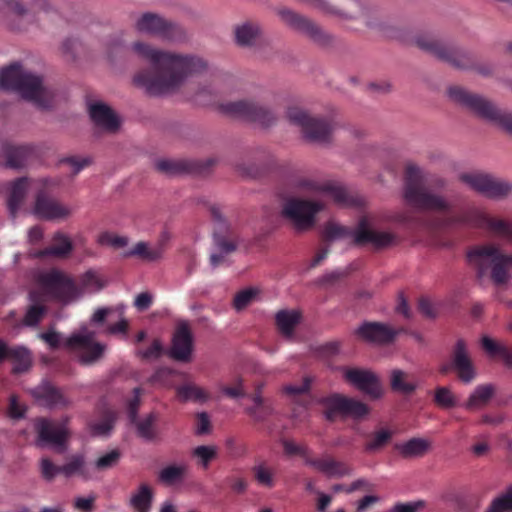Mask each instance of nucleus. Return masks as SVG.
I'll list each match as a JSON object with an SVG mask.
<instances>
[{"instance_id":"f257e3e1","label":"nucleus","mask_w":512,"mask_h":512,"mask_svg":"<svg viewBox=\"0 0 512 512\" xmlns=\"http://www.w3.org/2000/svg\"><path fill=\"white\" fill-rule=\"evenodd\" d=\"M105 46L111 59L128 49L122 31L110 35ZM129 50L154 68V72L141 70L133 77L136 87L154 97L176 93L190 77L208 69L207 61L199 55L159 49L142 41L134 42Z\"/></svg>"},{"instance_id":"f03ea898","label":"nucleus","mask_w":512,"mask_h":512,"mask_svg":"<svg viewBox=\"0 0 512 512\" xmlns=\"http://www.w3.org/2000/svg\"><path fill=\"white\" fill-rule=\"evenodd\" d=\"M0 88L12 90L40 108H48L54 98V92L44 85L41 76L13 63L0 71Z\"/></svg>"},{"instance_id":"7ed1b4c3","label":"nucleus","mask_w":512,"mask_h":512,"mask_svg":"<svg viewBox=\"0 0 512 512\" xmlns=\"http://www.w3.org/2000/svg\"><path fill=\"white\" fill-rule=\"evenodd\" d=\"M95 337L96 333L86 326H82L66 338L54 329L39 334V338L45 341L50 348L65 347L79 363L85 366L95 364L104 355L106 346L96 341Z\"/></svg>"},{"instance_id":"20e7f679","label":"nucleus","mask_w":512,"mask_h":512,"mask_svg":"<svg viewBox=\"0 0 512 512\" xmlns=\"http://www.w3.org/2000/svg\"><path fill=\"white\" fill-rule=\"evenodd\" d=\"M324 236L328 241L348 240L356 246L371 245L375 249L387 248L397 242V237L390 231L377 230L368 217H362L354 228L335 222H329L324 228Z\"/></svg>"},{"instance_id":"39448f33","label":"nucleus","mask_w":512,"mask_h":512,"mask_svg":"<svg viewBox=\"0 0 512 512\" xmlns=\"http://www.w3.org/2000/svg\"><path fill=\"white\" fill-rule=\"evenodd\" d=\"M468 260L476 269L479 279L488 276L497 286L504 285L511 279L512 255L504 253L496 244L488 243L471 249Z\"/></svg>"},{"instance_id":"423d86ee","label":"nucleus","mask_w":512,"mask_h":512,"mask_svg":"<svg viewBox=\"0 0 512 512\" xmlns=\"http://www.w3.org/2000/svg\"><path fill=\"white\" fill-rule=\"evenodd\" d=\"M318 12L338 20H361L368 27L379 25L380 10L369 0H343L339 6L328 0H301Z\"/></svg>"},{"instance_id":"0eeeda50","label":"nucleus","mask_w":512,"mask_h":512,"mask_svg":"<svg viewBox=\"0 0 512 512\" xmlns=\"http://www.w3.org/2000/svg\"><path fill=\"white\" fill-rule=\"evenodd\" d=\"M448 96L454 102L464 106L480 118L498 126L512 136V112L497 107L482 95L471 93L459 86L448 89Z\"/></svg>"},{"instance_id":"6e6552de","label":"nucleus","mask_w":512,"mask_h":512,"mask_svg":"<svg viewBox=\"0 0 512 512\" xmlns=\"http://www.w3.org/2000/svg\"><path fill=\"white\" fill-rule=\"evenodd\" d=\"M403 197L406 203L419 210L447 213L452 204L444 197L425 188L420 168L408 164L405 171Z\"/></svg>"},{"instance_id":"1a4fd4ad","label":"nucleus","mask_w":512,"mask_h":512,"mask_svg":"<svg viewBox=\"0 0 512 512\" xmlns=\"http://www.w3.org/2000/svg\"><path fill=\"white\" fill-rule=\"evenodd\" d=\"M414 42L421 50L457 69L464 70L473 67V57L469 52L452 42L438 39L431 33L418 34Z\"/></svg>"},{"instance_id":"9d476101","label":"nucleus","mask_w":512,"mask_h":512,"mask_svg":"<svg viewBox=\"0 0 512 512\" xmlns=\"http://www.w3.org/2000/svg\"><path fill=\"white\" fill-rule=\"evenodd\" d=\"M38 283L46 298L56 300L64 305L73 304L81 299V293L74 278L58 269L42 273Z\"/></svg>"},{"instance_id":"9b49d317","label":"nucleus","mask_w":512,"mask_h":512,"mask_svg":"<svg viewBox=\"0 0 512 512\" xmlns=\"http://www.w3.org/2000/svg\"><path fill=\"white\" fill-rule=\"evenodd\" d=\"M287 118L291 124L300 128L303 138L311 143H328L333 131L332 124L324 118L312 117L298 107L287 110Z\"/></svg>"},{"instance_id":"f8f14e48","label":"nucleus","mask_w":512,"mask_h":512,"mask_svg":"<svg viewBox=\"0 0 512 512\" xmlns=\"http://www.w3.org/2000/svg\"><path fill=\"white\" fill-rule=\"evenodd\" d=\"M323 208L320 201L291 197L284 202L281 213L297 231H306L314 226L315 217Z\"/></svg>"},{"instance_id":"ddd939ff","label":"nucleus","mask_w":512,"mask_h":512,"mask_svg":"<svg viewBox=\"0 0 512 512\" xmlns=\"http://www.w3.org/2000/svg\"><path fill=\"white\" fill-rule=\"evenodd\" d=\"M220 110L228 116L242 118L264 127L272 125L276 120L272 110L252 99L222 103Z\"/></svg>"},{"instance_id":"4468645a","label":"nucleus","mask_w":512,"mask_h":512,"mask_svg":"<svg viewBox=\"0 0 512 512\" xmlns=\"http://www.w3.org/2000/svg\"><path fill=\"white\" fill-rule=\"evenodd\" d=\"M135 29L139 33L171 42L179 41L185 36L182 27L153 13L141 15L135 22Z\"/></svg>"},{"instance_id":"2eb2a0df","label":"nucleus","mask_w":512,"mask_h":512,"mask_svg":"<svg viewBox=\"0 0 512 512\" xmlns=\"http://www.w3.org/2000/svg\"><path fill=\"white\" fill-rule=\"evenodd\" d=\"M460 180L472 190L491 199H503L512 193V184L489 174L473 172L463 173Z\"/></svg>"},{"instance_id":"dca6fc26","label":"nucleus","mask_w":512,"mask_h":512,"mask_svg":"<svg viewBox=\"0 0 512 512\" xmlns=\"http://www.w3.org/2000/svg\"><path fill=\"white\" fill-rule=\"evenodd\" d=\"M35 429L38 434L36 440L38 447H50L58 453L66 451V443L70 435L66 422L41 418L36 421Z\"/></svg>"},{"instance_id":"f3484780","label":"nucleus","mask_w":512,"mask_h":512,"mask_svg":"<svg viewBox=\"0 0 512 512\" xmlns=\"http://www.w3.org/2000/svg\"><path fill=\"white\" fill-rule=\"evenodd\" d=\"M404 332L402 328H394L385 322H363L356 330V336L369 344L376 346H388L397 336Z\"/></svg>"},{"instance_id":"a211bd4d","label":"nucleus","mask_w":512,"mask_h":512,"mask_svg":"<svg viewBox=\"0 0 512 512\" xmlns=\"http://www.w3.org/2000/svg\"><path fill=\"white\" fill-rule=\"evenodd\" d=\"M326 407L324 412L328 420H332L337 413L354 419H361L369 413V408L363 402L346 396L334 394L322 400Z\"/></svg>"},{"instance_id":"6ab92c4d","label":"nucleus","mask_w":512,"mask_h":512,"mask_svg":"<svg viewBox=\"0 0 512 512\" xmlns=\"http://www.w3.org/2000/svg\"><path fill=\"white\" fill-rule=\"evenodd\" d=\"M277 14L286 25L309 36L314 41L321 44H326L330 41L331 37L309 18L288 8L278 9Z\"/></svg>"},{"instance_id":"aec40b11","label":"nucleus","mask_w":512,"mask_h":512,"mask_svg":"<svg viewBox=\"0 0 512 512\" xmlns=\"http://www.w3.org/2000/svg\"><path fill=\"white\" fill-rule=\"evenodd\" d=\"M489 217L490 216L483 210L476 207H471L457 214L444 215L436 222L435 226L438 228L472 226L486 229Z\"/></svg>"},{"instance_id":"412c9836","label":"nucleus","mask_w":512,"mask_h":512,"mask_svg":"<svg viewBox=\"0 0 512 512\" xmlns=\"http://www.w3.org/2000/svg\"><path fill=\"white\" fill-rule=\"evenodd\" d=\"M451 367L460 381L465 384L471 383L476 378L477 372L464 339H458L451 350Z\"/></svg>"},{"instance_id":"4be33fe9","label":"nucleus","mask_w":512,"mask_h":512,"mask_svg":"<svg viewBox=\"0 0 512 512\" xmlns=\"http://www.w3.org/2000/svg\"><path fill=\"white\" fill-rule=\"evenodd\" d=\"M134 397L130 400L128 404V417L132 424L135 425L137 434L147 440L151 441L156 436L155 423L158 419V416L151 412L142 419L137 418V411L140 404V394L141 389L135 388L133 390Z\"/></svg>"},{"instance_id":"5701e85b","label":"nucleus","mask_w":512,"mask_h":512,"mask_svg":"<svg viewBox=\"0 0 512 512\" xmlns=\"http://www.w3.org/2000/svg\"><path fill=\"white\" fill-rule=\"evenodd\" d=\"M72 210L44 191L36 195L32 213L43 220H59L68 217Z\"/></svg>"},{"instance_id":"b1692460","label":"nucleus","mask_w":512,"mask_h":512,"mask_svg":"<svg viewBox=\"0 0 512 512\" xmlns=\"http://www.w3.org/2000/svg\"><path fill=\"white\" fill-rule=\"evenodd\" d=\"M193 351V335L187 321H180L172 337L169 356L180 362H188Z\"/></svg>"},{"instance_id":"393cba45","label":"nucleus","mask_w":512,"mask_h":512,"mask_svg":"<svg viewBox=\"0 0 512 512\" xmlns=\"http://www.w3.org/2000/svg\"><path fill=\"white\" fill-rule=\"evenodd\" d=\"M345 379L360 391L373 399L382 396L383 390L379 378L371 371L349 368L344 372Z\"/></svg>"},{"instance_id":"a878e982","label":"nucleus","mask_w":512,"mask_h":512,"mask_svg":"<svg viewBox=\"0 0 512 512\" xmlns=\"http://www.w3.org/2000/svg\"><path fill=\"white\" fill-rule=\"evenodd\" d=\"M36 402L48 408L64 407L69 401L64 397L59 389L49 382H42L31 391Z\"/></svg>"},{"instance_id":"bb28decb","label":"nucleus","mask_w":512,"mask_h":512,"mask_svg":"<svg viewBox=\"0 0 512 512\" xmlns=\"http://www.w3.org/2000/svg\"><path fill=\"white\" fill-rule=\"evenodd\" d=\"M89 115L92 121L100 128L107 131H116L120 125V120L114 111L102 102H93L89 104Z\"/></svg>"},{"instance_id":"cd10ccee","label":"nucleus","mask_w":512,"mask_h":512,"mask_svg":"<svg viewBox=\"0 0 512 512\" xmlns=\"http://www.w3.org/2000/svg\"><path fill=\"white\" fill-rule=\"evenodd\" d=\"M306 464L316 468L328 477H344L353 474V468L342 461H337L329 456L321 459H306Z\"/></svg>"},{"instance_id":"c85d7f7f","label":"nucleus","mask_w":512,"mask_h":512,"mask_svg":"<svg viewBox=\"0 0 512 512\" xmlns=\"http://www.w3.org/2000/svg\"><path fill=\"white\" fill-rule=\"evenodd\" d=\"M77 286L81 293V299L86 294L100 292L107 284L106 280L95 269H89L78 277Z\"/></svg>"},{"instance_id":"c756f323","label":"nucleus","mask_w":512,"mask_h":512,"mask_svg":"<svg viewBox=\"0 0 512 512\" xmlns=\"http://www.w3.org/2000/svg\"><path fill=\"white\" fill-rule=\"evenodd\" d=\"M73 250V244L70 237L62 232H56L52 237V245L39 251L37 257L53 256L57 258L67 257Z\"/></svg>"},{"instance_id":"7c9ffc66","label":"nucleus","mask_w":512,"mask_h":512,"mask_svg":"<svg viewBox=\"0 0 512 512\" xmlns=\"http://www.w3.org/2000/svg\"><path fill=\"white\" fill-rule=\"evenodd\" d=\"M390 386L394 392L408 395L417 389L418 382L411 373L393 369L390 372Z\"/></svg>"},{"instance_id":"2f4dec72","label":"nucleus","mask_w":512,"mask_h":512,"mask_svg":"<svg viewBox=\"0 0 512 512\" xmlns=\"http://www.w3.org/2000/svg\"><path fill=\"white\" fill-rule=\"evenodd\" d=\"M430 447V441L420 437L411 438L395 445V449L403 458H420L429 451Z\"/></svg>"},{"instance_id":"473e14b6","label":"nucleus","mask_w":512,"mask_h":512,"mask_svg":"<svg viewBox=\"0 0 512 512\" xmlns=\"http://www.w3.org/2000/svg\"><path fill=\"white\" fill-rule=\"evenodd\" d=\"M319 190L340 206H354L359 204V201L352 196L344 186L338 183H325L319 187Z\"/></svg>"},{"instance_id":"72a5a7b5","label":"nucleus","mask_w":512,"mask_h":512,"mask_svg":"<svg viewBox=\"0 0 512 512\" xmlns=\"http://www.w3.org/2000/svg\"><path fill=\"white\" fill-rule=\"evenodd\" d=\"M255 482L263 488L271 489L276 485V470L267 461H259L252 467Z\"/></svg>"},{"instance_id":"f704fd0d","label":"nucleus","mask_w":512,"mask_h":512,"mask_svg":"<svg viewBox=\"0 0 512 512\" xmlns=\"http://www.w3.org/2000/svg\"><path fill=\"white\" fill-rule=\"evenodd\" d=\"M275 320L281 334L291 338L300 321V313L297 310H280L276 313Z\"/></svg>"},{"instance_id":"c9c22d12","label":"nucleus","mask_w":512,"mask_h":512,"mask_svg":"<svg viewBox=\"0 0 512 512\" xmlns=\"http://www.w3.org/2000/svg\"><path fill=\"white\" fill-rule=\"evenodd\" d=\"M494 392L495 389L492 384L478 385L470 394L464 407L470 410L481 408L489 402Z\"/></svg>"},{"instance_id":"e433bc0d","label":"nucleus","mask_w":512,"mask_h":512,"mask_svg":"<svg viewBox=\"0 0 512 512\" xmlns=\"http://www.w3.org/2000/svg\"><path fill=\"white\" fill-rule=\"evenodd\" d=\"M61 474L67 478L78 475L84 480L91 479L90 472L85 465L84 455L82 454L71 456L69 461L61 466Z\"/></svg>"},{"instance_id":"4c0bfd02","label":"nucleus","mask_w":512,"mask_h":512,"mask_svg":"<svg viewBox=\"0 0 512 512\" xmlns=\"http://www.w3.org/2000/svg\"><path fill=\"white\" fill-rule=\"evenodd\" d=\"M28 188L26 178H19L11 184L10 194L8 197V209L11 216H15L22 200L24 199Z\"/></svg>"},{"instance_id":"58836bf2","label":"nucleus","mask_w":512,"mask_h":512,"mask_svg":"<svg viewBox=\"0 0 512 512\" xmlns=\"http://www.w3.org/2000/svg\"><path fill=\"white\" fill-rule=\"evenodd\" d=\"M393 431L386 427H381L368 436L364 449L366 452L375 453L382 450L392 439Z\"/></svg>"},{"instance_id":"ea45409f","label":"nucleus","mask_w":512,"mask_h":512,"mask_svg":"<svg viewBox=\"0 0 512 512\" xmlns=\"http://www.w3.org/2000/svg\"><path fill=\"white\" fill-rule=\"evenodd\" d=\"M188 466L185 463L168 465L159 472V480L166 485H173L181 482L187 472Z\"/></svg>"},{"instance_id":"a19ab883","label":"nucleus","mask_w":512,"mask_h":512,"mask_svg":"<svg viewBox=\"0 0 512 512\" xmlns=\"http://www.w3.org/2000/svg\"><path fill=\"white\" fill-rule=\"evenodd\" d=\"M176 391L178 397L184 402H205L209 398L208 394L201 387L191 383L177 387Z\"/></svg>"},{"instance_id":"79ce46f5","label":"nucleus","mask_w":512,"mask_h":512,"mask_svg":"<svg viewBox=\"0 0 512 512\" xmlns=\"http://www.w3.org/2000/svg\"><path fill=\"white\" fill-rule=\"evenodd\" d=\"M127 256H138L146 261H157L162 258L161 247L149 246L146 242H138L126 254Z\"/></svg>"},{"instance_id":"37998d69","label":"nucleus","mask_w":512,"mask_h":512,"mask_svg":"<svg viewBox=\"0 0 512 512\" xmlns=\"http://www.w3.org/2000/svg\"><path fill=\"white\" fill-rule=\"evenodd\" d=\"M152 491L148 485L143 484L130 499L131 506L137 512H148L151 506Z\"/></svg>"},{"instance_id":"c03bdc74","label":"nucleus","mask_w":512,"mask_h":512,"mask_svg":"<svg viewBox=\"0 0 512 512\" xmlns=\"http://www.w3.org/2000/svg\"><path fill=\"white\" fill-rule=\"evenodd\" d=\"M218 454V449L213 445H200L195 447L191 455L196 459L197 464L203 469H207Z\"/></svg>"},{"instance_id":"a18cd8bd","label":"nucleus","mask_w":512,"mask_h":512,"mask_svg":"<svg viewBox=\"0 0 512 512\" xmlns=\"http://www.w3.org/2000/svg\"><path fill=\"white\" fill-rule=\"evenodd\" d=\"M30 150L24 146L11 147L6 151V166L13 169L22 168L30 154Z\"/></svg>"},{"instance_id":"49530a36","label":"nucleus","mask_w":512,"mask_h":512,"mask_svg":"<svg viewBox=\"0 0 512 512\" xmlns=\"http://www.w3.org/2000/svg\"><path fill=\"white\" fill-rule=\"evenodd\" d=\"M217 252L211 254L210 262L213 267L218 266L224 261L227 254L233 252L236 249V245L220 236L214 237Z\"/></svg>"},{"instance_id":"de8ad7c7","label":"nucleus","mask_w":512,"mask_h":512,"mask_svg":"<svg viewBox=\"0 0 512 512\" xmlns=\"http://www.w3.org/2000/svg\"><path fill=\"white\" fill-rule=\"evenodd\" d=\"M485 512H512V486L495 497Z\"/></svg>"},{"instance_id":"09e8293b","label":"nucleus","mask_w":512,"mask_h":512,"mask_svg":"<svg viewBox=\"0 0 512 512\" xmlns=\"http://www.w3.org/2000/svg\"><path fill=\"white\" fill-rule=\"evenodd\" d=\"M8 359L15 362L13 370L17 373L28 369L31 363L30 352L22 346L11 348Z\"/></svg>"},{"instance_id":"8fccbe9b","label":"nucleus","mask_w":512,"mask_h":512,"mask_svg":"<svg viewBox=\"0 0 512 512\" xmlns=\"http://www.w3.org/2000/svg\"><path fill=\"white\" fill-rule=\"evenodd\" d=\"M486 229L512 243V223L504 219L489 217Z\"/></svg>"},{"instance_id":"3c124183","label":"nucleus","mask_w":512,"mask_h":512,"mask_svg":"<svg viewBox=\"0 0 512 512\" xmlns=\"http://www.w3.org/2000/svg\"><path fill=\"white\" fill-rule=\"evenodd\" d=\"M434 402L442 409H451L458 404L456 396L445 386H439L435 389Z\"/></svg>"},{"instance_id":"603ef678","label":"nucleus","mask_w":512,"mask_h":512,"mask_svg":"<svg viewBox=\"0 0 512 512\" xmlns=\"http://www.w3.org/2000/svg\"><path fill=\"white\" fill-rule=\"evenodd\" d=\"M258 34V25L250 23L237 27L235 31L237 43L243 46L251 45Z\"/></svg>"},{"instance_id":"864d4df0","label":"nucleus","mask_w":512,"mask_h":512,"mask_svg":"<svg viewBox=\"0 0 512 512\" xmlns=\"http://www.w3.org/2000/svg\"><path fill=\"white\" fill-rule=\"evenodd\" d=\"M154 166L156 170L167 175H176L187 170L186 163L171 159L156 160Z\"/></svg>"},{"instance_id":"5fc2aeb1","label":"nucleus","mask_w":512,"mask_h":512,"mask_svg":"<svg viewBox=\"0 0 512 512\" xmlns=\"http://www.w3.org/2000/svg\"><path fill=\"white\" fill-rule=\"evenodd\" d=\"M115 422V414L112 411H107L98 422L91 423V431L96 436H107L113 429Z\"/></svg>"},{"instance_id":"6e6d98bb","label":"nucleus","mask_w":512,"mask_h":512,"mask_svg":"<svg viewBox=\"0 0 512 512\" xmlns=\"http://www.w3.org/2000/svg\"><path fill=\"white\" fill-rule=\"evenodd\" d=\"M246 413L256 422H263L274 413L272 403L251 405L245 409Z\"/></svg>"},{"instance_id":"4d7b16f0","label":"nucleus","mask_w":512,"mask_h":512,"mask_svg":"<svg viewBox=\"0 0 512 512\" xmlns=\"http://www.w3.org/2000/svg\"><path fill=\"white\" fill-rule=\"evenodd\" d=\"M218 90L213 84L200 86L194 95V101L200 105L210 104L217 96Z\"/></svg>"},{"instance_id":"13d9d810","label":"nucleus","mask_w":512,"mask_h":512,"mask_svg":"<svg viewBox=\"0 0 512 512\" xmlns=\"http://www.w3.org/2000/svg\"><path fill=\"white\" fill-rule=\"evenodd\" d=\"M120 452L118 450H112L102 456H100L94 463L95 469L98 471H106L117 465L120 460Z\"/></svg>"},{"instance_id":"bf43d9fd","label":"nucleus","mask_w":512,"mask_h":512,"mask_svg":"<svg viewBox=\"0 0 512 512\" xmlns=\"http://www.w3.org/2000/svg\"><path fill=\"white\" fill-rule=\"evenodd\" d=\"M100 245L111 246L114 248L125 247L129 240L125 236H120L110 232H103L98 236L97 239Z\"/></svg>"},{"instance_id":"052dcab7","label":"nucleus","mask_w":512,"mask_h":512,"mask_svg":"<svg viewBox=\"0 0 512 512\" xmlns=\"http://www.w3.org/2000/svg\"><path fill=\"white\" fill-rule=\"evenodd\" d=\"M481 347L483 350L487 353L490 357H498L501 355L502 352L506 349V345L501 342H497L491 337L484 335L481 338Z\"/></svg>"},{"instance_id":"680f3d73","label":"nucleus","mask_w":512,"mask_h":512,"mask_svg":"<svg viewBox=\"0 0 512 512\" xmlns=\"http://www.w3.org/2000/svg\"><path fill=\"white\" fill-rule=\"evenodd\" d=\"M312 379L305 377L301 384H289L283 387V392L288 396L296 399L298 396L304 395L309 392Z\"/></svg>"},{"instance_id":"e2e57ef3","label":"nucleus","mask_w":512,"mask_h":512,"mask_svg":"<svg viewBox=\"0 0 512 512\" xmlns=\"http://www.w3.org/2000/svg\"><path fill=\"white\" fill-rule=\"evenodd\" d=\"M256 293H257V291L252 288L240 291L234 297V301H233L234 308L237 311H240V310L246 308L251 303V301L255 297Z\"/></svg>"},{"instance_id":"0e129e2a","label":"nucleus","mask_w":512,"mask_h":512,"mask_svg":"<svg viewBox=\"0 0 512 512\" xmlns=\"http://www.w3.org/2000/svg\"><path fill=\"white\" fill-rule=\"evenodd\" d=\"M45 313V307L39 304H33L27 311L25 318H24V324L26 326H35L37 325L42 316Z\"/></svg>"},{"instance_id":"69168bd1","label":"nucleus","mask_w":512,"mask_h":512,"mask_svg":"<svg viewBox=\"0 0 512 512\" xmlns=\"http://www.w3.org/2000/svg\"><path fill=\"white\" fill-rule=\"evenodd\" d=\"M282 445L287 455H300L305 458H309L308 448L303 445H299L291 440H283Z\"/></svg>"},{"instance_id":"338daca9","label":"nucleus","mask_w":512,"mask_h":512,"mask_svg":"<svg viewBox=\"0 0 512 512\" xmlns=\"http://www.w3.org/2000/svg\"><path fill=\"white\" fill-rule=\"evenodd\" d=\"M41 473L46 480H52L56 475L61 474V466H56L48 458H42L40 462Z\"/></svg>"},{"instance_id":"774afa93","label":"nucleus","mask_w":512,"mask_h":512,"mask_svg":"<svg viewBox=\"0 0 512 512\" xmlns=\"http://www.w3.org/2000/svg\"><path fill=\"white\" fill-rule=\"evenodd\" d=\"M162 350V343L159 340H154L150 347L145 350H139L137 354L143 359H156L160 357Z\"/></svg>"}]
</instances>
